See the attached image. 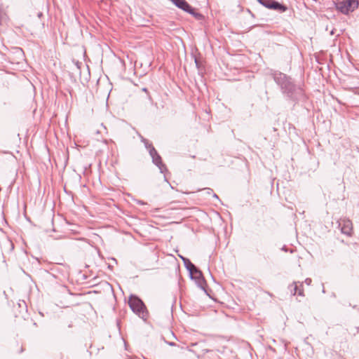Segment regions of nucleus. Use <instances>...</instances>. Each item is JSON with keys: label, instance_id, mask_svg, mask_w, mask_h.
<instances>
[{"label": "nucleus", "instance_id": "11", "mask_svg": "<svg viewBox=\"0 0 359 359\" xmlns=\"http://www.w3.org/2000/svg\"><path fill=\"white\" fill-rule=\"evenodd\" d=\"M358 93H359V90H358Z\"/></svg>", "mask_w": 359, "mask_h": 359}, {"label": "nucleus", "instance_id": "6", "mask_svg": "<svg viewBox=\"0 0 359 359\" xmlns=\"http://www.w3.org/2000/svg\"><path fill=\"white\" fill-rule=\"evenodd\" d=\"M181 258L184 260L185 264H187V262L188 263L187 267L191 274H192V275L195 274L196 276H200L201 275L200 271H198L197 269V268L192 263H191L189 262V259H187L184 258L183 257H181Z\"/></svg>", "mask_w": 359, "mask_h": 359}, {"label": "nucleus", "instance_id": "10", "mask_svg": "<svg viewBox=\"0 0 359 359\" xmlns=\"http://www.w3.org/2000/svg\"><path fill=\"white\" fill-rule=\"evenodd\" d=\"M213 196H214V197H215V198H218V197H217V196L216 194H214V195H213Z\"/></svg>", "mask_w": 359, "mask_h": 359}, {"label": "nucleus", "instance_id": "9", "mask_svg": "<svg viewBox=\"0 0 359 359\" xmlns=\"http://www.w3.org/2000/svg\"><path fill=\"white\" fill-rule=\"evenodd\" d=\"M41 15H42V13L41 12L38 13V17L39 18H41Z\"/></svg>", "mask_w": 359, "mask_h": 359}, {"label": "nucleus", "instance_id": "5", "mask_svg": "<svg viewBox=\"0 0 359 359\" xmlns=\"http://www.w3.org/2000/svg\"><path fill=\"white\" fill-rule=\"evenodd\" d=\"M341 231L343 233L351 236L352 233V222L349 219H343L339 222Z\"/></svg>", "mask_w": 359, "mask_h": 359}, {"label": "nucleus", "instance_id": "3", "mask_svg": "<svg viewBox=\"0 0 359 359\" xmlns=\"http://www.w3.org/2000/svg\"><path fill=\"white\" fill-rule=\"evenodd\" d=\"M358 1L356 0H344L337 4V8L344 14H348L354 11L358 7Z\"/></svg>", "mask_w": 359, "mask_h": 359}, {"label": "nucleus", "instance_id": "4", "mask_svg": "<svg viewBox=\"0 0 359 359\" xmlns=\"http://www.w3.org/2000/svg\"><path fill=\"white\" fill-rule=\"evenodd\" d=\"M258 1L266 8L275 10L285 11L284 6L273 0H258Z\"/></svg>", "mask_w": 359, "mask_h": 359}, {"label": "nucleus", "instance_id": "1", "mask_svg": "<svg viewBox=\"0 0 359 359\" xmlns=\"http://www.w3.org/2000/svg\"><path fill=\"white\" fill-rule=\"evenodd\" d=\"M129 306L134 313L144 318L146 316V308L142 301L137 297L131 295L128 301Z\"/></svg>", "mask_w": 359, "mask_h": 359}, {"label": "nucleus", "instance_id": "7", "mask_svg": "<svg viewBox=\"0 0 359 359\" xmlns=\"http://www.w3.org/2000/svg\"><path fill=\"white\" fill-rule=\"evenodd\" d=\"M290 290L293 295H295L298 291V294L299 296H304L303 290L298 289V286L296 283H294L293 285H290Z\"/></svg>", "mask_w": 359, "mask_h": 359}, {"label": "nucleus", "instance_id": "8", "mask_svg": "<svg viewBox=\"0 0 359 359\" xmlns=\"http://www.w3.org/2000/svg\"><path fill=\"white\" fill-rule=\"evenodd\" d=\"M304 283L307 285H309L311 283V278H306L304 281Z\"/></svg>", "mask_w": 359, "mask_h": 359}, {"label": "nucleus", "instance_id": "2", "mask_svg": "<svg viewBox=\"0 0 359 359\" xmlns=\"http://www.w3.org/2000/svg\"><path fill=\"white\" fill-rule=\"evenodd\" d=\"M142 142L144 143L146 148L149 150V154L152 158L153 163L158 167L161 172H163L166 169L165 165L161 161V158L156 151L154 147L149 142L142 139Z\"/></svg>", "mask_w": 359, "mask_h": 359}]
</instances>
